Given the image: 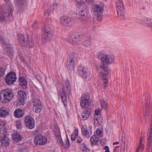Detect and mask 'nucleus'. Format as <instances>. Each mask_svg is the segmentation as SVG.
Instances as JSON below:
<instances>
[{"instance_id": "obj_16", "label": "nucleus", "mask_w": 152, "mask_h": 152, "mask_svg": "<svg viewBox=\"0 0 152 152\" xmlns=\"http://www.w3.org/2000/svg\"><path fill=\"white\" fill-rule=\"evenodd\" d=\"M97 69L99 72H100L98 67H97ZM103 70L105 71V72H99L100 73V77L102 80V82L103 83V86L104 88H105L108 85V80L107 76V74L108 73V70L107 72L104 70Z\"/></svg>"}, {"instance_id": "obj_28", "label": "nucleus", "mask_w": 152, "mask_h": 152, "mask_svg": "<svg viewBox=\"0 0 152 152\" xmlns=\"http://www.w3.org/2000/svg\"><path fill=\"white\" fill-rule=\"evenodd\" d=\"M19 84L23 88H26L27 86V81L24 77H20L19 79Z\"/></svg>"}, {"instance_id": "obj_27", "label": "nucleus", "mask_w": 152, "mask_h": 152, "mask_svg": "<svg viewBox=\"0 0 152 152\" xmlns=\"http://www.w3.org/2000/svg\"><path fill=\"white\" fill-rule=\"evenodd\" d=\"M76 38L75 34L71 33L67 37V41L70 43L72 44H76V41H75L74 38Z\"/></svg>"}, {"instance_id": "obj_60", "label": "nucleus", "mask_w": 152, "mask_h": 152, "mask_svg": "<svg viewBox=\"0 0 152 152\" xmlns=\"http://www.w3.org/2000/svg\"><path fill=\"white\" fill-rule=\"evenodd\" d=\"M4 1L6 2H8L10 0H4Z\"/></svg>"}, {"instance_id": "obj_44", "label": "nucleus", "mask_w": 152, "mask_h": 152, "mask_svg": "<svg viewBox=\"0 0 152 152\" xmlns=\"http://www.w3.org/2000/svg\"><path fill=\"white\" fill-rule=\"evenodd\" d=\"M121 147H123V151H124L127 148V145L125 144V140L124 141L123 140H122V141L121 142Z\"/></svg>"}, {"instance_id": "obj_7", "label": "nucleus", "mask_w": 152, "mask_h": 152, "mask_svg": "<svg viewBox=\"0 0 152 152\" xmlns=\"http://www.w3.org/2000/svg\"><path fill=\"white\" fill-rule=\"evenodd\" d=\"M53 34V29L48 25H46L44 30V33L42 35V41L44 43L49 41Z\"/></svg>"}, {"instance_id": "obj_37", "label": "nucleus", "mask_w": 152, "mask_h": 152, "mask_svg": "<svg viewBox=\"0 0 152 152\" xmlns=\"http://www.w3.org/2000/svg\"><path fill=\"white\" fill-rule=\"evenodd\" d=\"M117 14L119 17H124L125 16V13L124 10V8L123 9H119L117 10Z\"/></svg>"}, {"instance_id": "obj_43", "label": "nucleus", "mask_w": 152, "mask_h": 152, "mask_svg": "<svg viewBox=\"0 0 152 152\" xmlns=\"http://www.w3.org/2000/svg\"><path fill=\"white\" fill-rule=\"evenodd\" d=\"M16 126L18 129H21L22 127V125L20 121H17L16 123Z\"/></svg>"}, {"instance_id": "obj_4", "label": "nucleus", "mask_w": 152, "mask_h": 152, "mask_svg": "<svg viewBox=\"0 0 152 152\" xmlns=\"http://www.w3.org/2000/svg\"><path fill=\"white\" fill-rule=\"evenodd\" d=\"M71 90L69 82L68 81H66L63 84L62 88L60 89L59 91L62 102L65 107L67 105L66 94L67 95L70 94L71 93Z\"/></svg>"}, {"instance_id": "obj_46", "label": "nucleus", "mask_w": 152, "mask_h": 152, "mask_svg": "<svg viewBox=\"0 0 152 152\" xmlns=\"http://www.w3.org/2000/svg\"><path fill=\"white\" fill-rule=\"evenodd\" d=\"M81 148L82 150L85 151H87L88 149V148L86 146L85 144L83 143L82 144Z\"/></svg>"}, {"instance_id": "obj_24", "label": "nucleus", "mask_w": 152, "mask_h": 152, "mask_svg": "<svg viewBox=\"0 0 152 152\" xmlns=\"http://www.w3.org/2000/svg\"><path fill=\"white\" fill-rule=\"evenodd\" d=\"M9 114V112L8 110L4 107L0 108V117L4 118Z\"/></svg>"}, {"instance_id": "obj_51", "label": "nucleus", "mask_w": 152, "mask_h": 152, "mask_svg": "<svg viewBox=\"0 0 152 152\" xmlns=\"http://www.w3.org/2000/svg\"><path fill=\"white\" fill-rule=\"evenodd\" d=\"M86 2L88 4H91L94 1V0H86Z\"/></svg>"}, {"instance_id": "obj_21", "label": "nucleus", "mask_w": 152, "mask_h": 152, "mask_svg": "<svg viewBox=\"0 0 152 152\" xmlns=\"http://www.w3.org/2000/svg\"><path fill=\"white\" fill-rule=\"evenodd\" d=\"M79 74L83 78H86L88 76L86 69L83 66L79 68Z\"/></svg>"}, {"instance_id": "obj_13", "label": "nucleus", "mask_w": 152, "mask_h": 152, "mask_svg": "<svg viewBox=\"0 0 152 152\" xmlns=\"http://www.w3.org/2000/svg\"><path fill=\"white\" fill-rule=\"evenodd\" d=\"M16 80V74L12 72H9L7 74L5 78L6 83L8 85H11Z\"/></svg>"}, {"instance_id": "obj_17", "label": "nucleus", "mask_w": 152, "mask_h": 152, "mask_svg": "<svg viewBox=\"0 0 152 152\" xmlns=\"http://www.w3.org/2000/svg\"><path fill=\"white\" fill-rule=\"evenodd\" d=\"M91 125H89L88 128L86 125L83 126L81 128V131L83 135L88 137H90L92 134Z\"/></svg>"}, {"instance_id": "obj_10", "label": "nucleus", "mask_w": 152, "mask_h": 152, "mask_svg": "<svg viewBox=\"0 0 152 152\" xmlns=\"http://www.w3.org/2000/svg\"><path fill=\"white\" fill-rule=\"evenodd\" d=\"M89 96V94L88 93H84L82 95L80 102V105L82 107L85 108L90 105L91 102Z\"/></svg>"}, {"instance_id": "obj_5", "label": "nucleus", "mask_w": 152, "mask_h": 152, "mask_svg": "<svg viewBox=\"0 0 152 152\" xmlns=\"http://www.w3.org/2000/svg\"><path fill=\"white\" fill-rule=\"evenodd\" d=\"M14 96V93L11 90L8 89H5L0 93V102L3 103L8 102Z\"/></svg>"}, {"instance_id": "obj_22", "label": "nucleus", "mask_w": 152, "mask_h": 152, "mask_svg": "<svg viewBox=\"0 0 152 152\" xmlns=\"http://www.w3.org/2000/svg\"><path fill=\"white\" fill-rule=\"evenodd\" d=\"M92 112V110L91 109H86L81 113V116L83 120H86L90 115Z\"/></svg>"}, {"instance_id": "obj_14", "label": "nucleus", "mask_w": 152, "mask_h": 152, "mask_svg": "<svg viewBox=\"0 0 152 152\" xmlns=\"http://www.w3.org/2000/svg\"><path fill=\"white\" fill-rule=\"evenodd\" d=\"M47 141V138L45 137L38 134L35 137L34 142L37 144L42 145L45 144Z\"/></svg>"}, {"instance_id": "obj_18", "label": "nucleus", "mask_w": 152, "mask_h": 152, "mask_svg": "<svg viewBox=\"0 0 152 152\" xmlns=\"http://www.w3.org/2000/svg\"><path fill=\"white\" fill-rule=\"evenodd\" d=\"M88 12V8L80 10L78 12V18L79 19L83 21H86L87 19Z\"/></svg>"}, {"instance_id": "obj_30", "label": "nucleus", "mask_w": 152, "mask_h": 152, "mask_svg": "<svg viewBox=\"0 0 152 152\" xmlns=\"http://www.w3.org/2000/svg\"><path fill=\"white\" fill-rule=\"evenodd\" d=\"M7 129L5 127V123L2 121H0V134H3L7 132Z\"/></svg>"}, {"instance_id": "obj_54", "label": "nucleus", "mask_w": 152, "mask_h": 152, "mask_svg": "<svg viewBox=\"0 0 152 152\" xmlns=\"http://www.w3.org/2000/svg\"><path fill=\"white\" fill-rule=\"evenodd\" d=\"M77 136H75V134H73L71 136V139L72 140L74 141L75 140Z\"/></svg>"}, {"instance_id": "obj_53", "label": "nucleus", "mask_w": 152, "mask_h": 152, "mask_svg": "<svg viewBox=\"0 0 152 152\" xmlns=\"http://www.w3.org/2000/svg\"><path fill=\"white\" fill-rule=\"evenodd\" d=\"M74 134L75 135V136H77L78 135V130L77 129H75L74 131Z\"/></svg>"}, {"instance_id": "obj_56", "label": "nucleus", "mask_w": 152, "mask_h": 152, "mask_svg": "<svg viewBox=\"0 0 152 152\" xmlns=\"http://www.w3.org/2000/svg\"><path fill=\"white\" fill-rule=\"evenodd\" d=\"M0 42L2 43H4V42L3 37L0 35Z\"/></svg>"}, {"instance_id": "obj_12", "label": "nucleus", "mask_w": 152, "mask_h": 152, "mask_svg": "<svg viewBox=\"0 0 152 152\" xmlns=\"http://www.w3.org/2000/svg\"><path fill=\"white\" fill-rule=\"evenodd\" d=\"M18 99L17 101L16 105L20 106L23 105L24 103V99L26 97V94L23 91L20 90L18 91Z\"/></svg>"}, {"instance_id": "obj_49", "label": "nucleus", "mask_w": 152, "mask_h": 152, "mask_svg": "<svg viewBox=\"0 0 152 152\" xmlns=\"http://www.w3.org/2000/svg\"><path fill=\"white\" fill-rule=\"evenodd\" d=\"M152 107V105L151 104V105H150V104H149V105L147 107L148 108V110H147V111H146V113H144V115H145L146 116L148 115H149V111L150 110V109H151Z\"/></svg>"}, {"instance_id": "obj_55", "label": "nucleus", "mask_w": 152, "mask_h": 152, "mask_svg": "<svg viewBox=\"0 0 152 152\" xmlns=\"http://www.w3.org/2000/svg\"><path fill=\"white\" fill-rule=\"evenodd\" d=\"M82 141V140L81 137H79L77 138V142L80 143Z\"/></svg>"}, {"instance_id": "obj_33", "label": "nucleus", "mask_w": 152, "mask_h": 152, "mask_svg": "<svg viewBox=\"0 0 152 152\" xmlns=\"http://www.w3.org/2000/svg\"><path fill=\"white\" fill-rule=\"evenodd\" d=\"M116 6L117 10L123 9L124 8L123 0H116Z\"/></svg>"}, {"instance_id": "obj_39", "label": "nucleus", "mask_w": 152, "mask_h": 152, "mask_svg": "<svg viewBox=\"0 0 152 152\" xmlns=\"http://www.w3.org/2000/svg\"><path fill=\"white\" fill-rule=\"evenodd\" d=\"M143 20L145 23L148 26L151 27V26H152V19L145 18L143 19Z\"/></svg>"}, {"instance_id": "obj_3", "label": "nucleus", "mask_w": 152, "mask_h": 152, "mask_svg": "<svg viewBox=\"0 0 152 152\" xmlns=\"http://www.w3.org/2000/svg\"><path fill=\"white\" fill-rule=\"evenodd\" d=\"M115 60V57L112 55L103 54L101 59L102 64L99 68L107 72L108 70L107 65L112 64Z\"/></svg>"}, {"instance_id": "obj_6", "label": "nucleus", "mask_w": 152, "mask_h": 152, "mask_svg": "<svg viewBox=\"0 0 152 152\" xmlns=\"http://www.w3.org/2000/svg\"><path fill=\"white\" fill-rule=\"evenodd\" d=\"M17 39L19 42L23 46L30 48L34 45L33 42L31 38L25 37L21 34L18 35Z\"/></svg>"}, {"instance_id": "obj_8", "label": "nucleus", "mask_w": 152, "mask_h": 152, "mask_svg": "<svg viewBox=\"0 0 152 152\" xmlns=\"http://www.w3.org/2000/svg\"><path fill=\"white\" fill-rule=\"evenodd\" d=\"M60 23L64 26H70L75 24L74 20L72 18L68 16H61L59 18Z\"/></svg>"}, {"instance_id": "obj_41", "label": "nucleus", "mask_w": 152, "mask_h": 152, "mask_svg": "<svg viewBox=\"0 0 152 152\" xmlns=\"http://www.w3.org/2000/svg\"><path fill=\"white\" fill-rule=\"evenodd\" d=\"M75 34L76 38H74V40L76 41V44H78L80 43L81 41V39L80 37V35L77 33H75Z\"/></svg>"}, {"instance_id": "obj_26", "label": "nucleus", "mask_w": 152, "mask_h": 152, "mask_svg": "<svg viewBox=\"0 0 152 152\" xmlns=\"http://www.w3.org/2000/svg\"><path fill=\"white\" fill-rule=\"evenodd\" d=\"M54 131L55 132L56 138L58 141L59 142L61 145H63V143L61 136L59 128L57 127L56 130Z\"/></svg>"}, {"instance_id": "obj_61", "label": "nucleus", "mask_w": 152, "mask_h": 152, "mask_svg": "<svg viewBox=\"0 0 152 152\" xmlns=\"http://www.w3.org/2000/svg\"><path fill=\"white\" fill-rule=\"evenodd\" d=\"M119 147V146H116L115 147V148H118V147Z\"/></svg>"}, {"instance_id": "obj_47", "label": "nucleus", "mask_w": 152, "mask_h": 152, "mask_svg": "<svg viewBox=\"0 0 152 152\" xmlns=\"http://www.w3.org/2000/svg\"><path fill=\"white\" fill-rule=\"evenodd\" d=\"M5 70L2 67H0V77L2 76L4 74Z\"/></svg>"}, {"instance_id": "obj_29", "label": "nucleus", "mask_w": 152, "mask_h": 152, "mask_svg": "<svg viewBox=\"0 0 152 152\" xmlns=\"http://www.w3.org/2000/svg\"><path fill=\"white\" fill-rule=\"evenodd\" d=\"M12 135L13 140L17 142L20 141L22 139L21 136L17 132H14L12 134Z\"/></svg>"}, {"instance_id": "obj_11", "label": "nucleus", "mask_w": 152, "mask_h": 152, "mask_svg": "<svg viewBox=\"0 0 152 152\" xmlns=\"http://www.w3.org/2000/svg\"><path fill=\"white\" fill-rule=\"evenodd\" d=\"M102 117L101 114V111L99 108L95 110L94 121L95 125L97 126L101 125L102 123Z\"/></svg>"}, {"instance_id": "obj_40", "label": "nucleus", "mask_w": 152, "mask_h": 152, "mask_svg": "<svg viewBox=\"0 0 152 152\" xmlns=\"http://www.w3.org/2000/svg\"><path fill=\"white\" fill-rule=\"evenodd\" d=\"M91 39L90 37L84 39L83 45L86 47L88 46L91 44Z\"/></svg>"}, {"instance_id": "obj_62", "label": "nucleus", "mask_w": 152, "mask_h": 152, "mask_svg": "<svg viewBox=\"0 0 152 152\" xmlns=\"http://www.w3.org/2000/svg\"><path fill=\"white\" fill-rule=\"evenodd\" d=\"M5 47H6V46H4V48H5Z\"/></svg>"}, {"instance_id": "obj_23", "label": "nucleus", "mask_w": 152, "mask_h": 152, "mask_svg": "<svg viewBox=\"0 0 152 152\" xmlns=\"http://www.w3.org/2000/svg\"><path fill=\"white\" fill-rule=\"evenodd\" d=\"M76 5L77 7L80 10L88 8L86 4L83 0H76Z\"/></svg>"}, {"instance_id": "obj_2", "label": "nucleus", "mask_w": 152, "mask_h": 152, "mask_svg": "<svg viewBox=\"0 0 152 152\" xmlns=\"http://www.w3.org/2000/svg\"><path fill=\"white\" fill-rule=\"evenodd\" d=\"M104 7V4L102 2L99 4H94L91 7V12L96 16L97 20L99 22L102 20Z\"/></svg>"}, {"instance_id": "obj_50", "label": "nucleus", "mask_w": 152, "mask_h": 152, "mask_svg": "<svg viewBox=\"0 0 152 152\" xmlns=\"http://www.w3.org/2000/svg\"><path fill=\"white\" fill-rule=\"evenodd\" d=\"M103 149L105 150L104 152H110L109 148L107 146L104 147Z\"/></svg>"}, {"instance_id": "obj_52", "label": "nucleus", "mask_w": 152, "mask_h": 152, "mask_svg": "<svg viewBox=\"0 0 152 152\" xmlns=\"http://www.w3.org/2000/svg\"><path fill=\"white\" fill-rule=\"evenodd\" d=\"M51 11V10L50 9H48L46 10L45 13L46 14H47L48 15H49Z\"/></svg>"}, {"instance_id": "obj_32", "label": "nucleus", "mask_w": 152, "mask_h": 152, "mask_svg": "<svg viewBox=\"0 0 152 152\" xmlns=\"http://www.w3.org/2000/svg\"><path fill=\"white\" fill-rule=\"evenodd\" d=\"M149 129L148 130L147 140L152 141V117L151 118V121Z\"/></svg>"}, {"instance_id": "obj_9", "label": "nucleus", "mask_w": 152, "mask_h": 152, "mask_svg": "<svg viewBox=\"0 0 152 152\" xmlns=\"http://www.w3.org/2000/svg\"><path fill=\"white\" fill-rule=\"evenodd\" d=\"M76 54L73 52L70 53L67 58V64L68 68L72 69L75 64Z\"/></svg>"}, {"instance_id": "obj_38", "label": "nucleus", "mask_w": 152, "mask_h": 152, "mask_svg": "<svg viewBox=\"0 0 152 152\" xmlns=\"http://www.w3.org/2000/svg\"><path fill=\"white\" fill-rule=\"evenodd\" d=\"M15 5L18 7L21 6L25 3V0H14Z\"/></svg>"}, {"instance_id": "obj_48", "label": "nucleus", "mask_w": 152, "mask_h": 152, "mask_svg": "<svg viewBox=\"0 0 152 152\" xmlns=\"http://www.w3.org/2000/svg\"><path fill=\"white\" fill-rule=\"evenodd\" d=\"M58 4L56 2H55L53 4L52 6V9L53 10H56L58 8Z\"/></svg>"}, {"instance_id": "obj_58", "label": "nucleus", "mask_w": 152, "mask_h": 152, "mask_svg": "<svg viewBox=\"0 0 152 152\" xmlns=\"http://www.w3.org/2000/svg\"><path fill=\"white\" fill-rule=\"evenodd\" d=\"M119 144V142L117 141L115 142H113V145H116V144Z\"/></svg>"}, {"instance_id": "obj_57", "label": "nucleus", "mask_w": 152, "mask_h": 152, "mask_svg": "<svg viewBox=\"0 0 152 152\" xmlns=\"http://www.w3.org/2000/svg\"><path fill=\"white\" fill-rule=\"evenodd\" d=\"M69 140H67L66 142V147L67 148H68L69 146Z\"/></svg>"}, {"instance_id": "obj_19", "label": "nucleus", "mask_w": 152, "mask_h": 152, "mask_svg": "<svg viewBox=\"0 0 152 152\" xmlns=\"http://www.w3.org/2000/svg\"><path fill=\"white\" fill-rule=\"evenodd\" d=\"M32 101L34 102L33 106L36 113H40L42 108L41 102L40 101L39 99L34 98L32 99Z\"/></svg>"}, {"instance_id": "obj_15", "label": "nucleus", "mask_w": 152, "mask_h": 152, "mask_svg": "<svg viewBox=\"0 0 152 152\" xmlns=\"http://www.w3.org/2000/svg\"><path fill=\"white\" fill-rule=\"evenodd\" d=\"M24 122L25 126L27 128L32 129L34 127V119L30 116H26Z\"/></svg>"}, {"instance_id": "obj_42", "label": "nucleus", "mask_w": 152, "mask_h": 152, "mask_svg": "<svg viewBox=\"0 0 152 152\" xmlns=\"http://www.w3.org/2000/svg\"><path fill=\"white\" fill-rule=\"evenodd\" d=\"M101 105L102 107L104 109H106L107 107V104L104 100H102L100 102Z\"/></svg>"}, {"instance_id": "obj_34", "label": "nucleus", "mask_w": 152, "mask_h": 152, "mask_svg": "<svg viewBox=\"0 0 152 152\" xmlns=\"http://www.w3.org/2000/svg\"><path fill=\"white\" fill-rule=\"evenodd\" d=\"M13 52V48L10 45L7 47L5 48V53L8 55H11L12 54Z\"/></svg>"}, {"instance_id": "obj_36", "label": "nucleus", "mask_w": 152, "mask_h": 152, "mask_svg": "<svg viewBox=\"0 0 152 152\" xmlns=\"http://www.w3.org/2000/svg\"><path fill=\"white\" fill-rule=\"evenodd\" d=\"M99 139V137L98 135H94L92 136L90 139L91 142V143L94 144L97 142Z\"/></svg>"}, {"instance_id": "obj_35", "label": "nucleus", "mask_w": 152, "mask_h": 152, "mask_svg": "<svg viewBox=\"0 0 152 152\" xmlns=\"http://www.w3.org/2000/svg\"><path fill=\"white\" fill-rule=\"evenodd\" d=\"M147 152H152V141L147 140Z\"/></svg>"}, {"instance_id": "obj_59", "label": "nucleus", "mask_w": 152, "mask_h": 152, "mask_svg": "<svg viewBox=\"0 0 152 152\" xmlns=\"http://www.w3.org/2000/svg\"><path fill=\"white\" fill-rule=\"evenodd\" d=\"M23 62L25 64H27V61H26L24 59H23Z\"/></svg>"}, {"instance_id": "obj_25", "label": "nucleus", "mask_w": 152, "mask_h": 152, "mask_svg": "<svg viewBox=\"0 0 152 152\" xmlns=\"http://www.w3.org/2000/svg\"><path fill=\"white\" fill-rule=\"evenodd\" d=\"M144 140V138L143 137H141L139 145L136 149V152H142L144 149L145 145L142 142Z\"/></svg>"}, {"instance_id": "obj_31", "label": "nucleus", "mask_w": 152, "mask_h": 152, "mask_svg": "<svg viewBox=\"0 0 152 152\" xmlns=\"http://www.w3.org/2000/svg\"><path fill=\"white\" fill-rule=\"evenodd\" d=\"M24 114L23 110L20 109L16 110L14 112V115L17 118H20L22 117Z\"/></svg>"}, {"instance_id": "obj_45", "label": "nucleus", "mask_w": 152, "mask_h": 152, "mask_svg": "<svg viewBox=\"0 0 152 152\" xmlns=\"http://www.w3.org/2000/svg\"><path fill=\"white\" fill-rule=\"evenodd\" d=\"M96 132L97 134V135H98V136H99L101 137L102 136V130L101 128H98L97 129L96 131Z\"/></svg>"}, {"instance_id": "obj_20", "label": "nucleus", "mask_w": 152, "mask_h": 152, "mask_svg": "<svg viewBox=\"0 0 152 152\" xmlns=\"http://www.w3.org/2000/svg\"><path fill=\"white\" fill-rule=\"evenodd\" d=\"M0 134L1 135L0 137V141L1 145L2 146H8L9 144L10 140L7 135V133H5Z\"/></svg>"}, {"instance_id": "obj_1", "label": "nucleus", "mask_w": 152, "mask_h": 152, "mask_svg": "<svg viewBox=\"0 0 152 152\" xmlns=\"http://www.w3.org/2000/svg\"><path fill=\"white\" fill-rule=\"evenodd\" d=\"M13 9V7L11 3L7 4L6 10L0 11V21L6 20L9 22L12 20Z\"/></svg>"}]
</instances>
